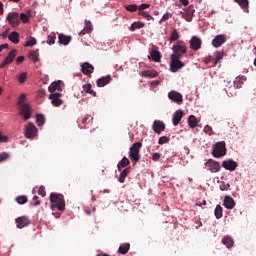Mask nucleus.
<instances>
[{"label":"nucleus","mask_w":256,"mask_h":256,"mask_svg":"<svg viewBox=\"0 0 256 256\" xmlns=\"http://www.w3.org/2000/svg\"><path fill=\"white\" fill-rule=\"evenodd\" d=\"M170 59H171V62H170L171 73H177L179 69H183V67H185V63H183V61H181V58H179L177 55H171Z\"/></svg>","instance_id":"obj_4"},{"label":"nucleus","mask_w":256,"mask_h":256,"mask_svg":"<svg viewBox=\"0 0 256 256\" xmlns=\"http://www.w3.org/2000/svg\"><path fill=\"white\" fill-rule=\"evenodd\" d=\"M33 113V110L31 108V105L26 104L18 107V115L24 119V121H29L31 118V115Z\"/></svg>","instance_id":"obj_5"},{"label":"nucleus","mask_w":256,"mask_h":256,"mask_svg":"<svg viewBox=\"0 0 256 256\" xmlns=\"http://www.w3.org/2000/svg\"><path fill=\"white\" fill-rule=\"evenodd\" d=\"M84 93H89L92 97H97V92L92 89L91 84H85L82 86Z\"/></svg>","instance_id":"obj_30"},{"label":"nucleus","mask_w":256,"mask_h":256,"mask_svg":"<svg viewBox=\"0 0 256 256\" xmlns=\"http://www.w3.org/2000/svg\"><path fill=\"white\" fill-rule=\"evenodd\" d=\"M95 71V67L91 65L89 62H84L81 64V72L83 75H91Z\"/></svg>","instance_id":"obj_16"},{"label":"nucleus","mask_w":256,"mask_h":256,"mask_svg":"<svg viewBox=\"0 0 256 256\" xmlns=\"http://www.w3.org/2000/svg\"><path fill=\"white\" fill-rule=\"evenodd\" d=\"M29 59H31V61H33L34 63H37V61H39V52L37 51H31L29 53Z\"/></svg>","instance_id":"obj_40"},{"label":"nucleus","mask_w":256,"mask_h":256,"mask_svg":"<svg viewBox=\"0 0 256 256\" xmlns=\"http://www.w3.org/2000/svg\"><path fill=\"white\" fill-rule=\"evenodd\" d=\"M204 133H206L209 136L213 135V128L209 125H206L204 127Z\"/></svg>","instance_id":"obj_54"},{"label":"nucleus","mask_w":256,"mask_h":256,"mask_svg":"<svg viewBox=\"0 0 256 256\" xmlns=\"http://www.w3.org/2000/svg\"><path fill=\"white\" fill-rule=\"evenodd\" d=\"M197 123H199L197 121V117H195L194 115L188 117V125L189 127H191V129H195V127H197Z\"/></svg>","instance_id":"obj_33"},{"label":"nucleus","mask_w":256,"mask_h":256,"mask_svg":"<svg viewBox=\"0 0 256 256\" xmlns=\"http://www.w3.org/2000/svg\"><path fill=\"white\" fill-rule=\"evenodd\" d=\"M9 159V153L3 152L0 153V163H3V161H7Z\"/></svg>","instance_id":"obj_52"},{"label":"nucleus","mask_w":256,"mask_h":256,"mask_svg":"<svg viewBox=\"0 0 256 256\" xmlns=\"http://www.w3.org/2000/svg\"><path fill=\"white\" fill-rule=\"evenodd\" d=\"M223 205L226 209H235V200L231 196H225Z\"/></svg>","instance_id":"obj_19"},{"label":"nucleus","mask_w":256,"mask_h":256,"mask_svg":"<svg viewBox=\"0 0 256 256\" xmlns=\"http://www.w3.org/2000/svg\"><path fill=\"white\" fill-rule=\"evenodd\" d=\"M179 37V32H177V29H174L170 35L169 41L171 43H174V41H177Z\"/></svg>","instance_id":"obj_41"},{"label":"nucleus","mask_w":256,"mask_h":256,"mask_svg":"<svg viewBox=\"0 0 256 256\" xmlns=\"http://www.w3.org/2000/svg\"><path fill=\"white\" fill-rule=\"evenodd\" d=\"M151 7V5L150 4H141L140 6H138V11H140V13H141V11H145V9H149Z\"/></svg>","instance_id":"obj_55"},{"label":"nucleus","mask_w":256,"mask_h":256,"mask_svg":"<svg viewBox=\"0 0 256 256\" xmlns=\"http://www.w3.org/2000/svg\"><path fill=\"white\" fill-rule=\"evenodd\" d=\"M214 215L216 219H221V217H223V207H221V205L216 206L214 210Z\"/></svg>","instance_id":"obj_36"},{"label":"nucleus","mask_w":256,"mask_h":256,"mask_svg":"<svg viewBox=\"0 0 256 256\" xmlns=\"http://www.w3.org/2000/svg\"><path fill=\"white\" fill-rule=\"evenodd\" d=\"M50 203L52 211L58 209V211H65V198L62 194L52 192L50 194Z\"/></svg>","instance_id":"obj_1"},{"label":"nucleus","mask_w":256,"mask_h":256,"mask_svg":"<svg viewBox=\"0 0 256 256\" xmlns=\"http://www.w3.org/2000/svg\"><path fill=\"white\" fill-rule=\"evenodd\" d=\"M16 227L18 229H24V227H27L28 225H31V221L29 220V217L27 216H20L15 219Z\"/></svg>","instance_id":"obj_11"},{"label":"nucleus","mask_w":256,"mask_h":256,"mask_svg":"<svg viewBox=\"0 0 256 256\" xmlns=\"http://www.w3.org/2000/svg\"><path fill=\"white\" fill-rule=\"evenodd\" d=\"M129 249H131V244L124 243L120 245L118 249V253H120L121 255H127V253H129Z\"/></svg>","instance_id":"obj_27"},{"label":"nucleus","mask_w":256,"mask_h":256,"mask_svg":"<svg viewBox=\"0 0 256 256\" xmlns=\"http://www.w3.org/2000/svg\"><path fill=\"white\" fill-rule=\"evenodd\" d=\"M36 123L39 127H42V125H45V116L43 114H37Z\"/></svg>","instance_id":"obj_39"},{"label":"nucleus","mask_w":256,"mask_h":256,"mask_svg":"<svg viewBox=\"0 0 256 256\" xmlns=\"http://www.w3.org/2000/svg\"><path fill=\"white\" fill-rule=\"evenodd\" d=\"M9 41H11L12 43H14L15 45H17V43H19V34L17 32H12L9 36H8Z\"/></svg>","instance_id":"obj_35"},{"label":"nucleus","mask_w":256,"mask_h":256,"mask_svg":"<svg viewBox=\"0 0 256 256\" xmlns=\"http://www.w3.org/2000/svg\"><path fill=\"white\" fill-rule=\"evenodd\" d=\"M48 90L50 93H55V91H61V81L53 82L48 87Z\"/></svg>","instance_id":"obj_28"},{"label":"nucleus","mask_w":256,"mask_h":256,"mask_svg":"<svg viewBox=\"0 0 256 256\" xmlns=\"http://www.w3.org/2000/svg\"><path fill=\"white\" fill-rule=\"evenodd\" d=\"M91 121H93V117H91V115L87 114L83 120H82V123L84 125H87V123H91Z\"/></svg>","instance_id":"obj_53"},{"label":"nucleus","mask_w":256,"mask_h":256,"mask_svg":"<svg viewBox=\"0 0 256 256\" xmlns=\"http://www.w3.org/2000/svg\"><path fill=\"white\" fill-rule=\"evenodd\" d=\"M172 51L173 54L171 55H176L178 58H181L183 55H185V53H187V45L185 42H178L172 46Z\"/></svg>","instance_id":"obj_6"},{"label":"nucleus","mask_w":256,"mask_h":256,"mask_svg":"<svg viewBox=\"0 0 256 256\" xmlns=\"http://www.w3.org/2000/svg\"><path fill=\"white\" fill-rule=\"evenodd\" d=\"M214 65H217V63H219V61H221V59H223V52H215L214 54Z\"/></svg>","instance_id":"obj_44"},{"label":"nucleus","mask_w":256,"mask_h":256,"mask_svg":"<svg viewBox=\"0 0 256 256\" xmlns=\"http://www.w3.org/2000/svg\"><path fill=\"white\" fill-rule=\"evenodd\" d=\"M33 45H37V39L35 38H30L25 43V47H33Z\"/></svg>","instance_id":"obj_47"},{"label":"nucleus","mask_w":256,"mask_h":256,"mask_svg":"<svg viewBox=\"0 0 256 256\" xmlns=\"http://www.w3.org/2000/svg\"><path fill=\"white\" fill-rule=\"evenodd\" d=\"M227 41V37L225 35H217L215 38L212 40V45L213 47H221L223 43Z\"/></svg>","instance_id":"obj_17"},{"label":"nucleus","mask_w":256,"mask_h":256,"mask_svg":"<svg viewBox=\"0 0 256 256\" xmlns=\"http://www.w3.org/2000/svg\"><path fill=\"white\" fill-rule=\"evenodd\" d=\"M139 75H141V77H150V79H155V77L159 76V72L156 70H144L140 72Z\"/></svg>","instance_id":"obj_22"},{"label":"nucleus","mask_w":256,"mask_h":256,"mask_svg":"<svg viewBox=\"0 0 256 256\" xmlns=\"http://www.w3.org/2000/svg\"><path fill=\"white\" fill-rule=\"evenodd\" d=\"M179 1L182 5H184V7H187V5H189V0H179Z\"/></svg>","instance_id":"obj_64"},{"label":"nucleus","mask_w":256,"mask_h":256,"mask_svg":"<svg viewBox=\"0 0 256 256\" xmlns=\"http://www.w3.org/2000/svg\"><path fill=\"white\" fill-rule=\"evenodd\" d=\"M25 61V57L24 56H19V57H17V59H16V63H23Z\"/></svg>","instance_id":"obj_62"},{"label":"nucleus","mask_w":256,"mask_h":256,"mask_svg":"<svg viewBox=\"0 0 256 256\" xmlns=\"http://www.w3.org/2000/svg\"><path fill=\"white\" fill-rule=\"evenodd\" d=\"M235 3H238L242 7L243 11L249 13V0H234Z\"/></svg>","instance_id":"obj_29"},{"label":"nucleus","mask_w":256,"mask_h":256,"mask_svg":"<svg viewBox=\"0 0 256 256\" xmlns=\"http://www.w3.org/2000/svg\"><path fill=\"white\" fill-rule=\"evenodd\" d=\"M19 19L22 23H29V16L25 13H21Z\"/></svg>","instance_id":"obj_50"},{"label":"nucleus","mask_w":256,"mask_h":256,"mask_svg":"<svg viewBox=\"0 0 256 256\" xmlns=\"http://www.w3.org/2000/svg\"><path fill=\"white\" fill-rule=\"evenodd\" d=\"M165 127V123L161 120H155L152 125V129L157 133V135H161V133L165 131Z\"/></svg>","instance_id":"obj_14"},{"label":"nucleus","mask_w":256,"mask_h":256,"mask_svg":"<svg viewBox=\"0 0 256 256\" xmlns=\"http://www.w3.org/2000/svg\"><path fill=\"white\" fill-rule=\"evenodd\" d=\"M38 195H41V197H45V195H47V192H45V187L44 186L39 187Z\"/></svg>","instance_id":"obj_56"},{"label":"nucleus","mask_w":256,"mask_h":256,"mask_svg":"<svg viewBox=\"0 0 256 256\" xmlns=\"http://www.w3.org/2000/svg\"><path fill=\"white\" fill-rule=\"evenodd\" d=\"M222 167L226 169V171H235V169L238 167V164L233 159H227L222 162Z\"/></svg>","instance_id":"obj_13"},{"label":"nucleus","mask_w":256,"mask_h":256,"mask_svg":"<svg viewBox=\"0 0 256 256\" xmlns=\"http://www.w3.org/2000/svg\"><path fill=\"white\" fill-rule=\"evenodd\" d=\"M27 201H28L27 196H18V197H16V202L19 205H25V203H27Z\"/></svg>","instance_id":"obj_45"},{"label":"nucleus","mask_w":256,"mask_h":256,"mask_svg":"<svg viewBox=\"0 0 256 256\" xmlns=\"http://www.w3.org/2000/svg\"><path fill=\"white\" fill-rule=\"evenodd\" d=\"M227 155V147L225 146V141L216 142L212 146V156L216 159H221Z\"/></svg>","instance_id":"obj_3"},{"label":"nucleus","mask_w":256,"mask_h":256,"mask_svg":"<svg viewBox=\"0 0 256 256\" xmlns=\"http://www.w3.org/2000/svg\"><path fill=\"white\" fill-rule=\"evenodd\" d=\"M24 135L26 139H35V137H37V127L35 124L29 122L25 126Z\"/></svg>","instance_id":"obj_7"},{"label":"nucleus","mask_w":256,"mask_h":256,"mask_svg":"<svg viewBox=\"0 0 256 256\" xmlns=\"http://www.w3.org/2000/svg\"><path fill=\"white\" fill-rule=\"evenodd\" d=\"M183 119V112L182 110H177L172 118V123L174 125V127H177V125H179V123H181V120Z\"/></svg>","instance_id":"obj_18"},{"label":"nucleus","mask_w":256,"mask_h":256,"mask_svg":"<svg viewBox=\"0 0 256 256\" xmlns=\"http://www.w3.org/2000/svg\"><path fill=\"white\" fill-rule=\"evenodd\" d=\"M9 141V138L7 136H3L0 133V142L1 143H7Z\"/></svg>","instance_id":"obj_61"},{"label":"nucleus","mask_w":256,"mask_h":256,"mask_svg":"<svg viewBox=\"0 0 256 256\" xmlns=\"http://www.w3.org/2000/svg\"><path fill=\"white\" fill-rule=\"evenodd\" d=\"M138 15H141L142 17L147 19V21H153V16L149 15L146 11H141L138 13Z\"/></svg>","instance_id":"obj_48"},{"label":"nucleus","mask_w":256,"mask_h":256,"mask_svg":"<svg viewBox=\"0 0 256 256\" xmlns=\"http://www.w3.org/2000/svg\"><path fill=\"white\" fill-rule=\"evenodd\" d=\"M150 57L155 63H159L161 61V52L157 50V46L152 47V51L150 52Z\"/></svg>","instance_id":"obj_20"},{"label":"nucleus","mask_w":256,"mask_h":256,"mask_svg":"<svg viewBox=\"0 0 256 256\" xmlns=\"http://www.w3.org/2000/svg\"><path fill=\"white\" fill-rule=\"evenodd\" d=\"M247 81V77L245 76H238L236 77V80L234 81V87L236 89H241L243 87V84Z\"/></svg>","instance_id":"obj_26"},{"label":"nucleus","mask_w":256,"mask_h":256,"mask_svg":"<svg viewBox=\"0 0 256 256\" xmlns=\"http://www.w3.org/2000/svg\"><path fill=\"white\" fill-rule=\"evenodd\" d=\"M143 27H145V22H134L131 24L129 30L130 31H135L136 29H143Z\"/></svg>","instance_id":"obj_31"},{"label":"nucleus","mask_w":256,"mask_h":256,"mask_svg":"<svg viewBox=\"0 0 256 256\" xmlns=\"http://www.w3.org/2000/svg\"><path fill=\"white\" fill-rule=\"evenodd\" d=\"M131 161L128 160L127 157L122 158V160L118 163V171H121L123 168L127 167V165H130Z\"/></svg>","instance_id":"obj_32"},{"label":"nucleus","mask_w":256,"mask_h":256,"mask_svg":"<svg viewBox=\"0 0 256 256\" xmlns=\"http://www.w3.org/2000/svg\"><path fill=\"white\" fill-rule=\"evenodd\" d=\"M17 79H18V82H19V83H21V84L25 83V81L27 80V72L21 73V74L17 77Z\"/></svg>","instance_id":"obj_46"},{"label":"nucleus","mask_w":256,"mask_h":256,"mask_svg":"<svg viewBox=\"0 0 256 256\" xmlns=\"http://www.w3.org/2000/svg\"><path fill=\"white\" fill-rule=\"evenodd\" d=\"M152 159L154 161H159V159H161V153H159V152L153 153L152 154Z\"/></svg>","instance_id":"obj_58"},{"label":"nucleus","mask_w":256,"mask_h":256,"mask_svg":"<svg viewBox=\"0 0 256 256\" xmlns=\"http://www.w3.org/2000/svg\"><path fill=\"white\" fill-rule=\"evenodd\" d=\"M170 139L167 136H162L159 138L158 143L159 145H165V143H169Z\"/></svg>","instance_id":"obj_49"},{"label":"nucleus","mask_w":256,"mask_h":256,"mask_svg":"<svg viewBox=\"0 0 256 256\" xmlns=\"http://www.w3.org/2000/svg\"><path fill=\"white\" fill-rule=\"evenodd\" d=\"M171 16L170 13H166L162 16L160 23H163V21H167L169 19V17Z\"/></svg>","instance_id":"obj_60"},{"label":"nucleus","mask_w":256,"mask_h":256,"mask_svg":"<svg viewBox=\"0 0 256 256\" xmlns=\"http://www.w3.org/2000/svg\"><path fill=\"white\" fill-rule=\"evenodd\" d=\"M124 9H126V11H128L129 13H135V11H137L138 9V6L137 4L125 5Z\"/></svg>","instance_id":"obj_43"},{"label":"nucleus","mask_w":256,"mask_h":256,"mask_svg":"<svg viewBox=\"0 0 256 256\" xmlns=\"http://www.w3.org/2000/svg\"><path fill=\"white\" fill-rule=\"evenodd\" d=\"M141 147H143V143L141 142H136L132 145V147H130L129 157L132 163H134V165H137V163L141 161V154H140Z\"/></svg>","instance_id":"obj_2"},{"label":"nucleus","mask_w":256,"mask_h":256,"mask_svg":"<svg viewBox=\"0 0 256 256\" xmlns=\"http://www.w3.org/2000/svg\"><path fill=\"white\" fill-rule=\"evenodd\" d=\"M3 49H9V44H7V43L1 44L0 45V53H1V51H3Z\"/></svg>","instance_id":"obj_63"},{"label":"nucleus","mask_w":256,"mask_h":256,"mask_svg":"<svg viewBox=\"0 0 256 256\" xmlns=\"http://www.w3.org/2000/svg\"><path fill=\"white\" fill-rule=\"evenodd\" d=\"M205 167H208L211 173H219V171H221V164L213 159H209L205 163Z\"/></svg>","instance_id":"obj_9"},{"label":"nucleus","mask_w":256,"mask_h":256,"mask_svg":"<svg viewBox=\"0 0 256 256\" xmlns=\"http://www.w3.org/2000/svg\"><path fill=\"white\" fill-rule=\"evenodd\" d=\"M49 97H54L56 99H61V97H63V94L56 92V93L50 94Z\"/></svg>","instance_id":"obj_59"},{"label":"nucleus","mask_w":256,"mask_h":256,"mask_svg":"<svg viewBox=\"0 0 256 256\" xmlns=\"http://www.w3.org/2000/svg\"><path fill=\"white\" fill-rule=\"evenodd\" d=\"M49 99L52 101V105L54 107H61V105L63 104V100L61 98H54L49 96Z\"/></svg>","instance_id":"obj_38"},{"label":"nucleus","mask_w":256,"mask_h":256,"mask_svg":"<svg viewBox=\"0 0 256 256\" xmlns=\"http://www.w3.org/2000/svg\"><path fill=\"white\" fill-rule=\"evenodd\" d=\"M222 243L227 247V249H231V247L235 245V241H233V238L229 235L222 238Z\"/></svg>","instance_id":"obj_25"},{"label":"nucleus","mask_w":256,"mask_h":256,"mask_svg":"<svg viewBox=\"0 0 256 256\" xmlns=\"http://www.w3.org/2000/svg\"><path fill=\"white\" fill-rule=\"evenodd\" d=\"M57 39V34L55 32H51L47 37L48 45H55V40Z\"/></svg>","instance_id":"obj_37"},{"label":"nucleus","mask_w":256,"mask_h":256,"mask_svg":"<svg viewBox=\"0 0 256 256\" xmlns=\"http://www.w3.org/2000/svg\"><path fill=\"white\" fill-rule=\"evenodd\" d=\"M17 57V50H11L8 54V56L4 59V61L1 63L0 67L3 69V67H7V65H11L13 63V60Z\"/></svg>","instance_id":"obj_12"},{"label":"nucleus","mask_w":256,"mask_h":256,"mask_svg":"<svg viewBox=\"0 0 256 256\" xmlns=\"http://www.w3.org/2000/svg\"><path fill=\"white\" fill-rule=\"evenodd\" d=\"M111 83V75L103 76L96 81L97 87H105Z\"/></svg>","instance_id":"obj_21"},{"label":"nucleus","mask_w":256,"mask_h":256,"mask_svg":"<svg viewBox=\"0 0 256 256\" xmlns=\"http://www.w3.org/2000/svg\"><path fill=\"white\" fill-rule=\"evenodd\" d=\"M71 36H67L65 34H58V43L60 45H68L71 43Z\"/></svg>","instance_id":"obj_23"},{"label":"nucleus","mask_w":256,"mask_h":256,"mask_svg":"<svg viewBox=\"0 0 256 256\" xmlns=\"http://www.w3.org/2000/svg\"><path fill=\"white\" fill-rule=\"evenodd\" d=\"M189 43L190 49H192V51H199V49H201V46L203 45V40H201V38L197 36H192Z\"/></svg>","instance_id":"obj_10"},{"label":"nucleus","mask_w":256,"mask_h":256,"mask_svg":"<svg viewBox=\"0 0 256 256\" xmlns=\"http://www.w3.org/2000/svg\"><path fill=\"white\" fill-rule=\"evenodd\" d=\"M203 61H204L205 65H209L211 63V61L214 62V58H213V56H208V57L203 58Z\"/></svg>","instance_id":"obj_57"},{"label":"nucleus","mask_w":256,"mask_h":256,"mask_svg":"<svg viewBox=\"0 0 256 256\" xmlns=\"http://www.w3.org/2000/svg\"><path fill=\"white\" fill-rule=\"evenodd\" d=\"M120 177L118 179L119 183H125V179L127 178V175H129V168H125L124 170L120 171Z\"/></svg>","instance_id":"obj_34"},{"label":"nucleus","mask_w":256,"mask_h":256,"mask_svg":"<svg viewBox=\"0 0 256 256\" xmlns=\"http://www.w3.org/2000/svg\"><path fill=\"white\" fill-rule=\"evenodd\" d=\"M229 187H231L229 183L222 182L220 184V191H229Z\"/></svg>","instance_id":"obj_51"},{"label":"nucleus","mask_w":256,"mask_h":256,"mask_svg":"<svg viewBox=\"0 0 256 256\" xmlns=\"http://www.w3.org/2000/svg\"><path fill=\"white\" fill-rule=\"evenodd\" d=\"M168 98L174 103H183V95L175 90L168 93Z\"/></svg>","instance_id":"obj_15"},{"label":"nucleus","mask_w":256,"mask_h":256,"mask_svg":"<svg viewBox=\"0 0 256 256\" xmlns=\"http://www.w3.org/2000/svg\"><path fill=\"white\" fill-rule=\"evenodd\" d=\"M93 31V24L89 20H85V27L84 29L79 33L80 36L87 35V33H91Z\"/></svg>","instance_id":"obj_24"},{"label":"nucleus","mask_w":256,"mask_h":256,"mask_svg":"<svg viewBox=\"0 0 256 256\" xmlns=\"http://www.w3.org/2000/svg\"><path fill=\"white\" fill-rule=\"evenodd\" d=\"M8 23L12 27H19L20 25V18L19 13L17 12H10L6 17Z\"/></svg>","instance_id":"obj_8"},{"label":"nucleus","mask_w":256,"mask_h":256,"mask_svg":"<svg viewBox=\"0 0 256 256\" xmlns=\"http://www.w3.org/2000/svg\"><path fill=\"white\" fill-rule=\"evenodd\" d=\"M26 97L27 96L25 94L20 95V97L18 98V101H17V106L18 107H23V105H28L27 103H25Z\"/></svg>","instance_id":"obj_42"}]
</instances>
